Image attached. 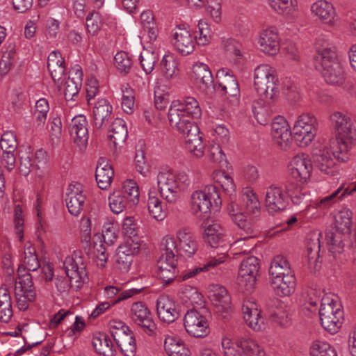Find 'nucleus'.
<instances>
[{"instance_id": "1", "label": "nucleus", "mask_w": 356, "mask_h": 356, "mask_svg": "<svg viewBox=\"0 0 356 356\" xmlns=\"http://www.w3.org/2000/svg\"><path fill=\"white\" fill-rule=\"evenodd\" d=\"M334 131L335 138L331 143V149L336 159L348 161L350 152L356 145V125L350 115L343 111H334L329 118Z\"/></svg>"}, {"instance_id": "2", "label": "nucleus", "mask_w": 356, "mask_h": 356, "mask_svg": "<svg viewBox=\"0 0 356 356\" xmlns=\"http://www.w3.org/2000/svg\"><path fill=\"white\" fill-rule=\"evenodd\" d=\"M242 206L231 200L227 209L233 221L247 236L241 239L245 240L252 238L254 218L261 211L260 202L257 194L249 187L244 188L241 192Z\"/></svg>"}, {"instance_id": "3", "label": "nucleus", "mask_w": 356, "mask_h": 356, "mask_svg": "<svg viewBox=\"0 0 356 356\" xmlns=\"http://www.w3.org/2000/svg\"><path fill=\"white\" fill-rule=\"evenodd\" d=\"M168 118L170 127L184 137L186 148L195 157H202L204 146L200 129L193 121L194 118L171 106L168 109Z\"/></svg>"}, {"instance_id": "4", "label": "nucleus", "mask_w": 356, "mask_h": 356, "mask_svg": "<svg viewBox=\"0 0 356 356\" xmlns=\"http://www.w3.org/2000/svg\"><path fill=\"white\" fill-rule=\"evenodd\" d=\"M156 183L161 197L168 203L176 204L189 187L191 179L184 171L165 170L158 173Z\"/></svg>"}, {"instance_id": "5", "label": "nucleus", "mask_w": 356, "mask_h": 356, "mask_svg": "<svg viewBox=\"0 0 356 356\" xmlns=\"http://www.w3.org/2000/svg\"><path fill=\"white\" fill-rule=\"evenodd\" d=\"M317 48L315 56L316 69L328 84H342L345 79V73L339 60L335 47L327 44L321 48Z\"/></svg>"}, {"instance_id": "6", "label": "nucleus", "mask_w": 356, "mask_h": 356, "mask_svg": "<svg viewBox=\"0 0 356 356\" xmlns=\"http://www.w3.org/2000/svg\"><path fill=\"white\" fill-rule=\"evenodd\" d=\"M278 83L276 72L269 65L261 64L254 69V86L261 106H271L277 100Z\"/></svg>"}, {"instance_id": "7", "label": "nucleus", "mask_w": 356, "mask_h": 356, "mask_svg": "<svg viewBox=\"0 0 356 356\" xmlns=\"http://www.w3.org/2000/svg\"><path fill=\"white\" fill-rule=\"evenodd\" d=\"M222 200L218 188L213 185L196 190L192 193L190 197V209L191 213L197 218L207 216L211 207H220Z\"/></svg>"}, {"instance_id": "8", "label": "nucleus", "mask_w": 356, "mask_h": 356, "mask_svg": "<svg viewBox=\"0 0 356 356\" xmlns=\"http://www.w3.org/2000/svg\"><path fill=\"white\" fill-rule=\"evenodd\" d=\"M341 305L334 295H325L321 302L319 316L323 327L334 334L338 332L342 325L343 312Z\"/></svg>"}, {"instance_id": "9", "label": "nucleus", "mask_w": 356, "mask_h": 356, "mask_svg": "<svg viewBox=\"0 0 356 356\" xmlns=\"http://www.w3.org/2000/svg\"><path fill=\"white\" fill-rule=\"evenodd\" d=\"M318 122L312 114L304 113L298 115L292 127V134L298 146L309 145L317 135Z\"/></svg>"}, {"instance_id": "10", "label": "nucleus", "mask_w": 356, "mask_h": 356, "mask_svg": "<svg viewBox=\"0 0 356 356\" xmlns=\"http://www.w3.org/2000/svg\"><path fill=\"white\" fill-rule=\"evenodd\" d=\"M169 241L172 243L171 250L175 254V257L179 255L184 258H190L197 250V243L188 228L179 229L176 232L175 238L171 235L165 236L161 243V248H165L164 244Z\"/></svg>"}, {"instance_id": "11", "label": "nucleus", "mask_w": 356, "mask_h": 356, "mask_svg": "<svg viewBox=\"0 0 356 356\" xmlns=\"http://www.w3.org/2000/svg\"><path fill=\"white\" fill-rule=\"evenodd\" d=\"M164 245L165 248H161V256L157 261V275L163 281V284L168 285L177 277V260L171 250L172 248L171 241L165 242Z\"/></svg>"}, {"instance_id": "12", "label": "nucleus", "mask_w": 356, "mask_h": 356, "mask_svg": "<svg viewBox=\"0 0 356 356\" xmlns=\"http://www.w3.org/2000/svg\"><path fill=\"white\" fill-rule=\"evenodd\" d=\"M259 268L260 264L257 257L250 256L243 259L236 279V283L241 290L247 292L253 291Z\"/></svg>"}, {"instance_id": "13", "label": "nucleus", "mask_w": 356, "mask_h": 356, "mask_svg": "<svg viewBox=\"0 0 356 356\" xmlns=\"http://www.w3.org/2000/svg\"><path fill=\"white\" fill-rule=\"evenodd\" d=\"M64 269L71 286L79 289L88 280L86 265L81 252H74L72 257L65 258L63 264Z\"/></svg>"}, {"instance_id": "14", "label": "nucleus", "mask_w": 356, "mask_h": 356, "mask_svg": "<svg viewBox=\"0 0 356 356\" xmlns=\"http://www.w3.org/2000/svg\"><path fill=\"white\" fill-rule=\"evenodd\" d=\"M110 332L124 356H134L132 330L123 322L112 320L108 323Z\"/></svg>"}, {"instance_id": "15", "label": "nucleus", "mask_w": 356, "mask_h": 356, "mask_svg": "<svg viewBox=\"0 0 356 356\" xmlns=\"http://www.w3.org/2000/svg\"><path fill=\"white\" fill-rule=\"evenodd\" d=\"M184 325L188 334L194 337H204L209 333V323L201 311L191 309L186 312Z\"/></svg>"}, {"instance_id": "16", "label": "nucleus", "mask_w": 356, "mask_h": 356, "mask_svg": "<svg viewBox=\"0 0 356 356\" xmlns=\"http://www.w3.org/2000/svg\"><path fill=\"white\" fill-rule=\"evenodd\" d=\"M172 39L175 49L182 56L192 54L196 45V37L184 25H177L172 30Z\"/></svg>"}, {"instance_id": "17", "label": "nucleus", "mask_w": 356, "mask_h": 356, "mask_svg": "<svg viewBox=\"0 0 356 356\" xmlns=\"http://www.w3.org/2000/svg\"><path fill=\"white\" fill-rule=\"evenodd\" d=\"M216 76L218 86H213L212 89L220 92L222 95H227L228 99L232 98L231 101L237 103L240 96V89L236 77L226 69L218 70Z\"/></svg>"}, {"instance_id": "18", "label": "nucleus", "mask_w": 356, "mask_h": 356, "mask_svg": "<svg viewBox=\"0 0 356 356\" xmlns=\"http://www.w3.org/2000/svg\"><path fill=\"white\" fill-rule=\"evenodd\" d=\"M135 325L136 330L149 337L156 334V325L149 309L144 302H135Z\"/></svg>"}, {"instance_id": "19", "label": "nucleus", "mask_w": 356, "mask_h": 356, "mask_svg": "<svg viewBox=\"0 0 356 356\" xmlns=\"http://www.w3.org/2000/svg\"><path fill=\"white\" fill-rule=\"evenodd\" d=\"M280 37L275 26L262 29L258 35L257 43L260 50L266 54L276 55L280 48Z\"/></svg>"}, {"instance_id": "20", "label": "nucleus", "mask_w": 356, "mask_h": 356, "mask_svg": "<svg viewBox=\"0 0 356 356\" xmlns=\"http://www.w3.org/2000/svg\"><path fill=\"white\" fill-rule=\"evenodd\" d=\"M288 168L290 175L295 180L304 182L310 177L313 166L308 155L299 154L291 159Z\"/></svg>"}, {"instance_id": "21", "label": "nucleus", "mask_w": 356, "mask_h": 356, "mask_svg": "<svg viewBox=\"0 0 356 356\" xmlns=\"http://www.w3.org/2000/svg\"><path fill=\"white\" fill-rule=\"evenodd\" d=\"M271 135L275 144L282 149H286L293 136L292 129L287 120L282 116L275 118L271 124Z\"/></svg>"}, {"instance_id": "22", "label": "nucleus", "mask_w": 356, "mask_h": 356, "mask_svg": "<svg viewBox=\"0 0 356 356\" xmlns=\"http://www.w3.org/2000/svg\"><path fill=\"white\" fill-rule=\"evenodd\" d=\"M242 313L245 322L251 329L261 331L265 328V318L255 302L245 300L242 305Z\"/></svg>"}, {"instance_id": "23", "label": "nucleus", "mask_w": 356, "mask_h": 356, "mask_svg": "<svg viewBox=\"0 0 356 356\" xmlns=\"http://www.w3.org/2000/svg\"><path fill=\"white\" fill-rule=\"evenodd\" d=\"M311 15L315 21L333 25L337 15L333 5L326 0H318L311 6Z\"/></svg>"}, {"instance_id": "24", "label": "nucleus", "mask_w": 356, "mask_h": 356, "mask_svg": "<svg viewBox=\"0 0 356 356\" xmlns=\"http://www.w3.org/2000/svg\"><path fill=\"white\" fill-rule=\"evenodd\" d=\"M335 160L342 162L334 157L330 145L329 148L326 147L320 150L314 156V163L315 167L322 173L333 176L338 172L339 170Z\"/></svg>"}, {"instance_id": "25", "label": "nucleus", "mask_w": 356, "mask_h": 356, "mask_svg": "<svg viewBox=\"0 0 356 356\" xmlns=\"http://www.w3.org/2000/svg\"><path fill=\"white\" fill-rule=\"evenodd\" d=\"M265 204L270 213L278 212L286 208L288 198L281 188L271 186L266 190Z\"/></svg>"}, {"instance_id": "26", "label": "nucleus", "mask_w": 356, "mask_h": 356, "mask_svg": "<svg viewBox=\"0 0 356 356\" xmlns=\"http://www.w3.org/2000/svg\"><path fill=\"white\" fill-rule=\"evenodd\" d=\"M88 122L83 115L73 118L69 125V131L72 137L74 143L81 149L86 147L88 140V132L87 128Z\"/></svg>"}, {"instance_id": "27", "label": "nucleus", "mask_w": 356, "mask_h": 356, "mask_svg": "<svg viewBox=\"0 0 356 356\" xmlns=\"http://www.w3.org/2000/svg\"><path fill=\"white\" fill-rule=\"evenodd\" d=\"M202 227L204 239L212 247L218 245L228 234L226 227L218 221L204 222Z\"/></svg>"}, {"instance_id": "28", "label": "nucleus", "mask_w": 356, "mask_h": 356, "mask_svg": "<svg viewBox=\"0 0 356 356\" xmlns=\"http://www.w3.org/2000/svg\"><path fill=\"white\" fill-rule=\"evenodd\" d=\"M81 186L79 184L69 185L65 199L69 212L75 216L80 214L86 201V195L83 194Z\"/></svg>"}, {"instance_id": "29", "label": "nucleus", "mask_w": 356, "mask_h": 356, "mask_svg": "<svg viewBox=\"0 0 356 356\" xmlns=\"http://www.w3.org/2000/svg\"><path fill=\"white\" fill-rule=\"evenodd\" d=\"M156 309L159 318L164 322L172 323L179 317L175 302L167 296L158 298Z\"/></svg>"}, {"instance_id": "30", "label": "nucleus", "mask_w": 356, "mask_h": 356, "mask_svg": "<svg viewBox=\"0 0 356 356\" xmlns=\"http://www.w3.org/2000/svg\"><path fill=\"white\" fill-rule=\"evenodd\" d=\"M113 176L114 170L108 161L104 157H101L95 171V179L98 187L102 190L108 189L111 186Z\"/></svg>"}, {"instance_id": "31", "label": "nucleus", "mask_w": 356, "mask_h": 356, "mask_svg": "<svg viewBox=\"0 0 356 356\" xmlns=\"http://www.w3.org/2000/svg\"><path fill=\"white\" fill-rule=\"evenodd\" d=\"M192 77L195 83L203 90L212 89L213 79L209 66L204 63H196L192 67Z\"/></svg>"}, {"instance_id": "32", "label": "nucleus", "mask_w": 356, "mask_h": 356, "mask_svg": "<svg viewBox=\"0 0 356 356\" xmlns=\"http://www.w3.org/2000/svg\"><path fill=\"white\" fill-rule=\"evenodd\" d=\"M82 76L83 72L79 65L70 72L64 87V95L67 101L74 100V97L78 95L82 86Z\"/></svg>"}, {"instance_id": "33", "label": "nucleus", "mask_w": 356, "mask_h": 356, "mask_svg": "<svg viewBox=\"0 0 356 356\" xmlns=\"http://www.w3.org/2000/svg\"><path fill=\"white\" fill-rule=\"evenodd\" d=\"M209 297L217 312L222 314L229 312L231 309V298L224 286L219 285L213 286Z\"/></svg>"}, {"instance_id": "34", "label": "nucleus", "mask_w": 356, "mask_h": 356, "mask_svg": "<svg viewBox=\"0 0 356 356\" xmlns=\"http://www.w3.org/2000/svg\"><path fill=\"white\" fill-rule=\"evenodd\" d=\"M113 107L109 102L102 99L98 100L93 108V123L96 129H99L111 117Z\"/></svg>"}, {"instance_id": "35", "label": "nucleus", "mask_w": 356, "mask_h": 356, "mask_svg": "<svg viewBox=\"0 0 356 356\" xmlns=\"http://www.w3.org/2000/svg\"><path fill=\"white\" fill-rule=\"evenodd\" d=\"M349 236V234L337 229L330 228L327 230L325 238L328 250L332 254H339L343 251L344 241Z\"/></svg>"}, {"instance_id": "36", "label": "nucleus", "mask_w": 356, "mask_h": 356, "mask_svg": "<svg viewBox=\"0 0 356 356\" xmlns=\"http://www.w3.org/2000/svg\"><path fill=\"white\" fill-rule=\"evenodd\" d=\"M47 68L55 82L62 78L65 71V63L60 51H53L49 54L47 59Z\"/></svg>"}, {"instance_id": "37", "label": "nucleus", "mask_w": 356, "mask_h": 356, "mask_svg": "<svg viewBox=\"0 0 356 356\" xmlns=\"http://www.w3.org/2000/svg\"><path fill=\"white\" fill-rule=\"evenodd\" d=\"M270 284L278 296H289L295 291V274L271 280Z\"/></svg>"}, {"instance_id": "38", "label": "nucleus", "mask_w": 356, "mask_h": 356, "mask_svg": "<svg viewBox=\"0 0 356 356\" xmlns=\"http://www.w3.org/2000/svg\"><path fill=\"white\" fill-rule=\"evenodd\" d=\"M165 350L169 356H191V351L184 341L174 335H166Z\"/></svg>"}, {"instance_id": "39", "label": "nucleus", "mask_w": 356, "mask_h": 356, "mask_svg": "<svg viewBox=\"0 0 356 356\" xmlns=\"http://www.w3.org/2000/svg\"><path fill=\"white\" fill-rule=\"evenodd\" d=\"M253 341L250 339L234 341L227 336H224L221 339L222 353L224 356H245L244 343Z\"/></svg>"}, {"instance_id": "40", "label": "nucleus", "mask_w": 356, "mask_h": 356, "mask_svg": "<svg viewBox=\"0 0 356 356\" xmlns=\"http://www.w3.org/2000/svg\"><path fill=\"white\" fill-rule=\"evenodd\" d=\"M321 236L322 234L318 230L311 232L307 236L306 251L310 266L316 264L319 257Z\"/></svg>"}, {"instance_id": "41", "label": "nucleus", "mask_w": 356, "mask_h": 356, "mask_svg": "<svg viewBox=\"0 0 356 356\" xmlns=\"http://www.w3.org/2000/svg\"><path fill=\"white\" fill-rule=\"evenodd\" d=\"M293 275L294 272L291 268V265L287 259L281 255H277L273 258L271 261L269 275L270 280Z\"/></svg>"}, {"instance_id": "42", "label": "nucleus", "mask_w": 356, "mask_h": 356, "mask_svg": "<svg viewBox=\"0 0 356 356\" xmlns=\"http://www.w3.org/2000/svg\"><path fill=\"white\" fill-rule=\"evenodd\" d=\"M124 240V243L118 248V262L121 266V269L128 271L134 261V239Z\"/></svg>"}, {"instance_id": "43", "label": "nucleus", "mask_w": 356, "mask_h": 356, "mask_svg": "<svg viewBox=\"0 0 356 356\" xmlns=\"http://www.w3.org/2000/svg\"><path fill=\"white\" fill-rule=\"evenodd\" d=\"M139 24L143 29L140 32V35H143V36L147 33L149 41H154L156 39L158 31L156 26L153 13L151 10H147L141 13ZM139 37L141 38L142 36L139 35Z\"/></svg>"}, {"instance_id": "44", "label": "nucleus", "mask_w": 356, "mask_h": 356, "mask_svg": "<svg viewBox=\"0 0 356 356\" xmlns=\"http://www.w3.org/2000/svg\"><path fill=\"white\" fill-rule=\"evenodd\" d=\"M170 106L181 110L193 118H198L202 114L200 104L193 97H187L183 101L174 100L171 102Z\"/></svg>"}, {"instance_id": "45", "label": "nucleus", "mask_w": 356, "mask_h": 356, "mask_svg": "<svg viewBox=\"0 0 356 356\" xmlns=\"http://www.w3.org/2000/svg\"><path fill=\"white\" fill-rule=\"evenodd\" d=\"M16 46L14 42L8 40L6 44L5 50L3 51L0 61V72L1 75L7 74L11 70L15 62L16 54Z\"/></svg>"}, {"instance_id": "46", "label": "nucleus", "mask_w": 356, "mask_h": 356, "mask_svg": "<svg viewBox=\"0 0 356 356\" xmlns=\"http://www.w3.org/2000/svg\"><path fill=\"white\" fill-rule=\"evenodd\" d=\"M109 132L112 133L108 136L115 145L118 143H123L126 140L128 131L125 122L121 118H116L110 126Z\"/></svg>"}, {"instance_id": "47", "label": "nucleus", "mask_w": 356, "mask_h": 356, "mask_svg": "<svg viewBox=\"0 0 356 356\" xmlns=\"http://www.w3.org/2000/svg\"><path fill=\"white\" fill-rule=\"evenodd\" d=\"M92 343L95 351L99 355L104 356L113 355V343L109 337L106 334L99 333L97 335H95L92 337Z\"/></svg>"}, {"instance_id": "48", "label": "nucleus", "mask_w": 356, "mask_h": 356, "mask_svg": "<svg viewBox=\"0 0 356 356\" xmlns=\"http://www.w3.org/2000/svg\"><path fill=\"white\" fill-rule=\"evenodd\" d=\"M13 316L12 300L6 288H0V321L8 323Z\"/></svg>"}, {"instance_id": "49", "label": "nucleus", "mask_w": 356, "mask_h": 356, "mask_svg": "<svg viewBox=\"0 0 356 356\" xmlns=\"http://www.w3.org/2000/svg\"><path fill=\"white\" fill-rule=\"evenodd\" d=\"M213 180L218 183L223 191L230 197L235 195L236 185L232 176L225 171L216 170L212 175Z\"/></svg>"}, {"instance_id": "50", "label": "nucleus", "mask_w": 356, "mask_h": 356, "mask_svg": "<svg viewBox=\"0 0 356 356\" xmlns=\"http://www.w3.org/2000/svg\"><path fill=\"white\" fill-rule=\"evenodd\" d=\"M343 185L339 187L329 195H327L314 202V207L316 209L324 210L330 208L334 204L342 200L345 197L343 192Z\"/></svg>"}, {"instance_id": "51", "label": "nucleus", "mask_w": 356, "mask_h": 356, "mask_svg": "<svg viewBox=\"0 0 356 356\" xmlns=\"http://www.w3.org/2000/svg\"><path fill=\"white\" fill-rule=\"evenodd\" d=\"M180 298L185 304L193 307L202 306L204 304L202 294L196 288L191 286H186L181 289Z\"/></svg>"}, {"instance_id": "52", "label": "nucleus", "mask_w": 356, "mask_h": 356, "mask_svg": "<svg viewBox=\"0 0 356 356\" xmlns=\"http://www.w3.org/2000/svg\"><path fill=\"white\" fill-rule=\"evenodd\" d=\"M21 292L27 293L29 298H35L36 293L33 282L32 275H21V277H17L15 284V295H19Z\"/></svg>"}, {"instance_id": "53", "label": "nucleus", "mask_w": 356, "mask_h": 356, "mask_svg": "<svg viewBox=\"0 0 356 356\" xmlns=\"http://www.w3.org/2000/svg\"><path fill=\"white\" fill-rule=\"evenodd\" d=\"M161 69L167 79H173L179 74L178 62L172 54L165 55L161 61Z\"/></svg>"}, {"instance_id": "54", "label": "nucleus", "mask_w": 356, "mask_h": 356, "mask_svg": "<svg viewBox=\"0 0 356 356\" xmlns=\"http://www.w3.org/2000/svg\"><path fill=\"white\" fill-rule=\"evenodd\" d=\"M352 211L348 209H343L335 216V226L332 229H337L343 232L350 234V228L352 225Z\"/></svg>"}, {"instance_id": "55", "label": "nucleus", "mask_w": 356, "mask_h": 356, "mask_svg": "<svg viewBox=\"0 0 356 356\" xmlns=\"http://www.w3.org/2000/svg\"><path fill=\"white\" fill-rule=\"evenodd\" d=\"M23 264L28 270L36 271L40 267V263L35 248L31 244L25 245Z\"/></svg>"}, {"instance_id": "56", "label": "nucleus", "mask_w": 356, "mask_h": 356, "mask_svg": "<svg viewBox=\"0 0 356 356\" xmlns=\"http://www.w3.org/2000/svg\"><path fill=\"white\" fill-rule=\"evenodd\" d=\"M111 210L116 214L123 211L126 208L129 199L124 195H121L119 191H114L108 197Z\"/></svg>"}, {"instance_id": "57", "label": "nucleus", "mask_w": 356, "mask_h": 356, "mask_svg": "<svg viewBox=\"0 0 356 356\" xmlns=\"http://www.w3.org/2000/svg\"><path fill=\"white\" fill-rule=\"evenodd\" d=\"M312 356H337L335 349L328 343L315 341L310 348Z\"/></svg>"}, {"instance_id": "58", "label": "nucleus", "mask_w": 356, "mask_h": 356, "mask_svg": "<svg viewBox=\"0 0 356 356\" xmlns=\"http://www.w3.org/2000/svg\"><path fill=\"white\" fill-rule=\"evenodd\" d=\"M229 260V257L225 253L214 252L213 254L209 255L203 264H201L204 272H208L211 270L216 268L221 264L227 263Z\"/></svg>"}, {"instance_id": "59", "label": "nucleus", "mask_w": 356, "mask_h": 356, "mask_svg": "<svg viewBox=\"0 0 356 356\" xmlns=\"http://www.w3.org/2000/svg\"><path fill=\"white\" fill-rule=\"evenodd\" d=\"M114 65L120 72L126 74L131 69L133 62L127 52L120 51L114 57Z\"/></svg>"}, {"instance_id": "60", "label": "nucleus", "mask_w": 356, "mask_h": 356, "mask_svg": "<svg viewBox=\"0 0 356 356\" xmlns=\"http://www.w3.org/2000/svg\"><path fill=\"white\" fill-rule=\"evenodd\" d=\"M103 243L107 246L113 245L117 240V227L111 221L106 222L102 228Z\"/></svg>"}, {"instance_id": "61", "label": "nucleus", "mask_w": 356, "mask_h": 356, "mask_svg": "<svg viewBox=\"0 0 356 356\" xmlns=\"http://www.w3.org/2000/svg\"><path fill=\"white\" fill-rule=\"evenodd\" d=\"M270 7L277 13L290 15L294 10L293 0H268Z\"/></svg>"}, {"instance_id": "62", "label": "nucleus", "mask_w": 356, "mask_h": 356, "mask_svg": "<svg viewBox=\"0 0 356 356\" xmlns=\"http://www.w3.org/2000/svg\"><path fill=\"white\" fill-rule=\"evenodd\" d=\"M155 55L153 52L143 49L139 56V61L143 71L147 74L154 69L155 63Z\"/></svg>"}, {"instance_id": "63", "label": "nucleus", "mask_w": 356, "mask_h": 356, "mask_svg": "<svg viewBox=\"0 0 356 356\" xmlns=\"http://www.w3.org/2000/svg\"><path fill=\"white\" fill-rule=\"evenodd\" d=\"M207 157L211 161L218 164L227 163L226 155L223 152L221 147L218 144L210 145L207 151Z\"/></svg>"}, {"instance_id": "64", "label": "nucleus", "mask_w": 356, "mask_h": 356, "mask_svg": "<svg viewBox=\"0 0 356 356\" xmlns=\"http://www.w3.org/2000/svg\"><path fill=\"white\" fill-rule=\"evenodd\" d=\"M17 142L15 134L6 131L1 136L0 146L3 152H14L17 148Z\"/></svg>"}]
</instances>
